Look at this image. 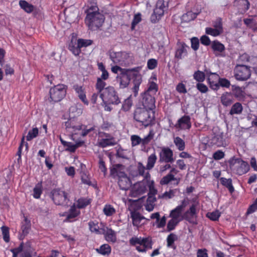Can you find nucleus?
I'll return each instance as SVG.
<instances>
[{
    "label": "nucleus",
    "instance_id": "1",
    "mask_svg": "<svg viewBox=\"0 0 257 257\" xmlns=\"http://www.w3.org/2000/svg\"><path fill=\"white\" fill-rule=\"evenodd\" d=\"M141 69V66L132 69H125L122 68L118 65H114L111 68V71L117 74L116 79L121 88L127 87L131 80L133 79L134 86L132 88V91L134 96L136 97L138 95L139 87L142 82V76L140 73Z\"/></svg>",
    "mask_w": 257,
    "mask_h": 257
},
{
    "label": "nucleus",
    "instance_id": "2",
    "mask_svg": "<svg viewBox=\"0 0 257 257\" xmlns=\"http://www.w3.org/2000/svg\"><path fill=\"white\" fill-rule=\"evenodd\" d=\"M84 13L86 15L85 18V23L89 30L96 31L102 26L105 17L99 12V9L96 5H88L84 8Z\"/></svg>",
    "mask_w": 257,
    "mask_h": 257
},
{
    "label": "nucleus",
    "instance_id": "3",
    "mask_svg": "<svg viewBox=\"0 0 257 257\" xmlns=\"http://www.w3.org/2000/svg\"><path fill=\"white\" fill-rule=\"evenodd\" d=\"M133 117L135 121L145 128L155 124V112L149 109L137 107L133 112Z\"/></svg>",
    "mask_w": 257,
    "mask_h": 257
},
{
    "label": "nucleus",
    "instance_id": "4",
    "mask_svg": "<svg viewBox=\"0 0 257 257\" xmlns=\"http://www.w3.org/2000/svg\"><path fill=\"white\" fill-rule=\"evenodd\" d=\"M228 164L230 171L238 176L246 174L250 169L249 165L247 162L234 156L228 160Z\"/></svg>",
    "mask_w": 257,
    "mask_h": 257
},
{
    "label": "nucleus",
    "instance_id": "5",
    "mask_svg": "<svg viewBox=\"0 0 257 257\" xmlns=\"http://www.w3.org/2000/svg\"><path fill=\"white\" fill-rule=\"evenodd\" d=\"M130 244L135 246L139 252H146L152 248L153 242L150 237L134 236L129 240Z\"/></svg>",
    "mask_w": 257,
    "mask_h": 257
},
{
    "label": "nucleus",
    "instance_id": "6",
    "mask_svg": "<svg viewBox=\"0 0 257 257\" xmlns=\"http://www.w3.org/2000/svg\"><path fill=\"white\" fill-rule=\"evenodd\" d=\"M100 97L104 104L118 105L121 102L117 92L113 86L105 87L103 92L100 94Z\"/></svg>",
    "mask_w": 257,
    "mask_h": 257
},
{
    "label": "nucleus",
    "instance_id": "7",
    "mask_svg": "<svg viewBox=\"0 0 257 257\" xmlns=\"http://www.w3.org/2000/svg\"><path fill=\"white\" fill-rule=\"evenodd\" d=\"M149 178H151V175L149 172H147L145 176V179L133 185L131 189L130 196L132 197H138L145 193L147 191V184Z\"/></svg>",
    "mask_w": 257,
    "mask_h": 257
},
{
    "label": "nucleus",
    "instance_id": "8",
    "mask_svg": "<svg viewBox=\"0 0 257 257\" xmlns=\"http://www.w3.org/2000/svg\"><path fill=\"white\" fill-rule=\"evenodd\" d=\"M67 86L63 84H59L51 87L49 90L51 101L58 102L62 100L66 96Z\"/></svg>",
    "mask_w": 257,
    "mask_h": 257
},
{
    "label": "nucleus",
    "instance_id": "9",
    "mask_svg": "<svg viewBox=\"0 0 257 257\" xmlns=\"http://www.w3.org/2000/svg\"><path fill=\"white\" fill-rule=\"evenodd\" d=\"M107 54L114 63H120L122 64V63H128L129 61L133 60V58L131 53L125 51L115 52L110 50Z\"/></svg>",
    "mask_w": 257,
    "mask_h": 257
},
{
    "label": "nucleus",
    "instance_id": "10",
    "mask_svg": "<svg viewBox=\"0 0 257 257\" xmlns=\"http://www.w3.org/2000/svg\"><path fill=\"white\" fill-rule=\"evenodd\" d=\"M51 198L57 205H67L69 199L68 193L60 188H56L51 191Z\"/></svg>",
    "mask_w": 257,
    "mask_h": 257
},
{
    "label": "nucleus",
    "instance_id": "11",
    "mask_svg": "<svg viewBox=\"0 0 257 257\" xmlns=\"http://www.w3.org/2000/svg\"><path fill=\"white\" fill-rule=\"evenodd\" d=\"M198 211L196 205L192 204L189 209L186 211L182 216V219L185 220L189 223L193 224H197Z\"/></svg>",
    "mask_w": 257,
    "mask_h": 257
},
{
    "label": "nucleus",
    "instance_id": "12",
    "mask_svg": "<svg viewBox=\"0 0 257 257\" xmlns=\"http://www.w3.org/2000/svg\"><path fill=\"white\" fill-rule=\"evenodd\" d=\"M250 70L248 65H236L234 69V76L238 80H246L250 76Z\"/></svg>",
    "mask_w": 257,
    "mask_h": 257
},
{
    "label": "nucleus",
    "instance_id": "13",
    "mask_svg": "<svg viewBox=\"0 0 257 257\" xmlns=\"http://www.w3.org/2000/svg\"><path fill=\"white\" fill-rule=\"evenodd\" d=\"M173 155V152L170 148L163 147L159 154V162L172 163L174 161Z\"/></svg>",
    "mask_w": 257,
    "mask_h": 257
},
{
    "label": "nucleus",
    "instance_id": "14",
    "mask_svg": "<svg viewBox=\"0 0 257 257\" xmlns=\"http://www.w3.org/2000/svg\"><path fill=\"white\" fill-rule=\"evenodd\" d=\"M141 102L144 108L153 110L155 108L156 100L154 95L144 92L141 95Z\"/></svg>",
    "mask_w": 257,
    "mask_h": 257
},
{
    "label": "nucleus",
    "instance_id": "15",
    "mask_svg": "<svg viewBox=\"0 0 257 257\" xmlns=\"http://www.w3.org/2000/svg\"><path fill=\"white\" fill-rule=\"evenodd\" d=\"M148 188H149V193L147 201L153 203L156 201L155 195L157 193V190L155 188V182L153 180H151V177L148 179L147 184V189Z\"/></svg>",
    "mask_w": 257,
    "mask_h": 257
},
{
    "label": "nucleus",
    "instance_id": "16",
    "mask_svg": "<svg viewBox=\"0 0 257 257\" xmlns=\"http://www.w3.org/2000/svg\"><path fill=\"white\" fill-rule=\"evenodd\" d=\"M118 178V184L120 189L126 190L131 186V180L124 172H120Z\"/></svg>",
    "mask_w": 257,
    "mask_h": 257
},
{
    "label": "nucleus",
    "instance_id": "17",
    "mask_svg": "<svg viewBox=\"0 0 257 257\" xmlns=\"http://www.w3.org/2000/svg\"><path fill=\"white\" fill-rule=\"evenodd\" d=\"M176 128L188 129L191 127V118L190 116L184 115L180 118L175 125Z\"/></svg>",
    "mask_w": 257,
    "mask_h": 257
},
{
    "label": "nucleus",
    "instance_id": "18",
    "mask_svg": "<svg viewBox=\"0 0 257 257\" xmlns=\"http://www.w3.org/2000/svg\"><path fill=\"white\" fill-rule=\"evenodd\" d=\"M66 128H72L74 130V131L76 130L80 131L82 130L81 136L83 137L86 136L89 133H90L92 131H93L95 129V126L94 125H92V126L90 127L89 128H87V125L80 124L76 126H69V124L68 122L66 123Z\"/></svg>",
    "mask_w": 257,
    "mask_h": 257
},
{
    "label": "nucleus",
    "instance_id": "19",
    "mask_svg": "<svg viewBox=\"0 0 257 257\" xmlns=\"http://www.w3.org/2000/svg\"><path fill=\"white\" fill-rule=\"evenodd\" d=\"M206 75L207 77V80L210 86L213 89L219 88L218 82L219 80V76L216 73H211L206 71Z\"/></svg>",
    "mask_w": 257,
    "mask_h": 257
},
{
    "label": "nucleus",
    "instance_id": "20",
    "mask_svg": "<svg viewBox=\"0 0 257 257\" xmlns=\"http://www.w3.org/2000/svg\"><path fill=\"white\" fill-rule=\"evenodd\" d=\"M189 49L190 47L184 42H178L175 57L178 59L182 58L187 55V50Z\"/></svg>",
    "mask_w": 257,
    "mask_h": 257
},
{
    "label": "nucleus",
    "instance_id": "21",
    "mask_svg": "<svg viewBox=\"0 0 257 257\" xmlns=\"http://www.w3.org/2000/svg\"><path fill=\"white\" fill-rule=\"evenodd\" d=\"M208 143L209 146L211 147L216 146L220 147L223 146L225 144V141L223 139V135L222 134L215 135L209 140Z\"/></svg>",
    "mask_w": 257,
    "mask_h": 257
},
{
    "label": "nucleus",
    "instance_id": "22",
    "mask_svg": "<svg viewBox=\"0 0 257 257\" xmlns=\"http://www.w3.org/2000/svg\"><path fill=\"white\" fill-rule=\"evenodd\" d=\"M73 89L82 102H83L84 104L88 105L89 102L86 98L85 89L83 88V86L78 84H75L73 85Z\"/></svg>",
    "mask_w": 257,
    "mask_h": 257
},
{
    "label": "nucleus",
    "instance_id": "23",
    "mask_svg": "<svg viewBox=\"0 0 257 257\" xmlns=\"http://www.w3.org/2000/svg\"><path fill=\"white\" fill-rule=\"evenodd\" d=\"M233 96L231 93L225 92L222 94L220 101L224 106H228L233 102Z\"/></svg>",
    "mask_w": 257,
    "mask_h": 257
},
{
    "label": "nucleus",
    "instance_id": "24",
    "mask_svg": "<svg viewBox=\"0 0 257 257\" xmlns=\"http://www.w3.org/2000/svg\"><path fill=\"white\" fill-rule=\"evenodd\" d=\"M102 234L104 235L105 239L108 242H115L116 241V234L114 230L107 227H105V232Z\"/></svg>",
    "mask_w": 257,
    "mask_h": 257
},
{
    "label": "nucleus",
    "instance_id": "25",
    "mask_svg": "<svg viewBox=\"0 0 257 257\" xmlns=\"http://www.w3.org/2000/svg\"><path fill=\"white\" fill-rule=\"evenodd\" d=\"M233 5L241 12H245L249 9L250 4L248 0H235Z\"/></svg>",
    "mask_w": 257,
    "mask_h": 257
},
{
    "label": "nucleus",
    "instance_id": "26",
    "mask_svg": "<svg viewBox=\"0 0 257 257\" xmlns=\"http://www.w3.org/2000/svg\"><path fill=\"white\" fill-rule=\"evenodd\" d=\"M88 225L91 232H94L97 234H102L105 232V227L100 228L98 222L91 221L89 222Z\"/></svg>",
    "mask_w": 257,
    "mask_h": 257
},
{
    "label": "nucleus",
    "instance_id": "27",
    "mask_svg": "<svg viewBox=\"0 0 257 257\" xmlns=\"http://www.w3.org/2000/svg\"><path fill=\"white\" fill-rule=\"evenodd\" d=\"M232 91L233 95L237 100H241L245 97V93L242 88L235 85H232Z\"/></svg>",
    "mask_w": 257,
    "mask_h": 257
},
{
    "label": "nucleus",
    "instance_id": "28",
    "mask_svg": "<svg viewBox=\"0 0 257 257\" xmlns=\"http://www.w3.org/2000/svg\"><path fill=\"white\" fill-rule=\"evenodd\" d=\"M91 201L92 199L89 197H80L76 201V207L79 209L85 208L91 203Z\"/></svg>",
    "mask_w": 257,
    "mask_h": 257
},
{
    "label": "nucleus",
    "instance_id": "29",
    "mask_svg": "<svg viewBox=\"0 0 257 257\" xmlns=\"http://www.w3.org/2000/svg\"><path fill=\"white\" fill-rule=\"evenodd\" d=\"M96 251L102 255L108 256L111 251V246L108 244H103L99 247L98 248H96Z\"/></svg>",
    "mask_w": 257,
    "mask_h": 257
},
{
    "label": "nucleus",
    "instance_id": "30",
    "mask_svg": "<svg viewBox=\"0 0 257 257\" xmlns=\"http://www.w3.org/2000/svg\"><path fill=\"white\" fill-rule=\"evenodd\" d=\"M175 180L177 181L176 185H177L179 183L180 179L175 178L173 174L169 173L161 179L160 183L161 185H165L168 184L171 181Z\"/></svg>",
    "mask_w": 257,
    "mask_h": 257
},
{
    "label": "nucleus",
    "instance_id": "31",
    "mask_svg": "<svg viewBox=\"0 0 257 257\" xmlns=\"http://www.w3.org/2000/svg\"><path fill=\"white\" fill-rule=\"evenodd\" d=\"M98 146L102 148H105L108 146H114L115 144V139L114 138H102L99 140Z\"/></svg>",
    "mask_w": 257,
    "mask_h": 257
},
{
    "label": "nucleus",
    "instance_id": "32",
    "mask_svg": "<svg viewBox=\"0 0 257 257\" xmlns=\"http://www.w3.org/2000/svg\"><path fill=\"white\" fill-rule=\"evenodd\" d=\"M220 181L221 184L227 188L230 193H232L234 191V188L232 185L231 179H226L224 177H221L220 178Z\"/></svg>",
    "mask_w": 257,
    "mask_h": 257
},
{
    "label": "nucleus",
    "instance_id": "33",
    "mask_svg": "<svg viewBox=\"0 0 257 257\" xmlns=\"http://www.w3.org/2000/svg\"><path fill=\"white\" fill-rule=\"evenodd\" d=\"M31 229V223L30 221L28 220L27 218H25L24 222L22 223L21 226L22 234L21 237L23 238L25 237L29 232Z\"/></svg>",
    "mask_w": 257,
    "mask_h": 257
},
{
    "label": "nucleus",
    "instance_id": "34",
    "mask_svg": "<svg viewBox=\"0 0 257 257\" xmlns=\"http://www.w3.org/2000/svg\"><path fill=\"white\" fill-rule=\"evenodd\" d=\"M158 90L159 87L157 83L154 81L149 80L148 84V88L145 92H148L150 94L152 93L153 95H155Z\"/></svg>",
    "mask_w": 257,
    "mask_h": 257
},
{
    "label": "nucleus",
    "instance_id": "35",
    "mask_svg": "<svg viewBox=\"0 0 257 257\" xmlns=\"http://www.w3.org/2000/svg\"><path fill=\"white\" fill-rule=\"evenodd\" d=\"M157 160V157L155 152L154 153L151 154L148 157V159H147L146 169L148 170H150L154 168L155 163H156Z\"/></svg>",
    "mask_w": 257,
    "mask_h": 257
},
{
    "label": "nucleus",
    "instance_id": "36",
    "mask_svg": "<svg viewBox=\"0 0 257 257\" xmlns=\"http://www.w3.org/2000/svg\"><path fill=\"white\" fill-rule=\"evenodd\" d=\"M131 217L133 220V224L135 226H139L142 220L145 219V217L142 216L139 212H136L132 213Z\"/></svg>",
    "mask_w": 257,
    "mask_h": 257
},
{
    "label": "nucleus",
    "instance_id": "37",
    "mask_svg": "<svg viewBox=\"0 0 257 257\" xmlns=\"http://www.w3.org/2000/svg\"><path fill=\"white\" fill-rule=\"evenodd\" d=\"M243 111V107L240 102H236L232 105L229 111L230 115L240 114Z\"/></svg>",
    "mask_w": 257,
    "mask_h": 257
},
{
    "label": "nucleus",
    "instance_id": "38",
    "mask_svg": "<svg viewBox=\"0 0 257 257\" xmlns=\"http://www.w3.org/2000/svg\"><path fill=\"white\" fill-rule=\"evenodd\" d=\"M197 14L189 11L183 14L181 17L182 22L188 23L194 20L197 17Z\"/></svg>",
    "mask_w": 257,
    "mask_h": 257
},
{
    "label": "nucleus",
    "instance_id": "39",
    "mask_svg": "<svg viewBox=\"0 0 257 257\" xmlns=\"http://www.w3.org/2000/svg\"><path fill=\"white\" fill-rule=\"evenodd\" d=\"M19 5L21 8L28 13L32 12L34 10V6L25 1H20Z\"/></svg>",
    "mask_w": 257,
    "mask_h": 257
},
{
    "label": "nucleus",
    "instance_id": "40",
    "mask_svg": "<svg viewBox=\"0 0 257 257\" xmlns=\"http://www.w3.org/2000/svg\"><path fill=\"white\" fill-rule=\"evenodd\" d=\"M183 211V210L181 209L180 207L177 206L175 208L171 211L169 216L172 218V219L180 220V222L183 220L182 218L179 219Z\"/></svg>",
    "mask_w": 257,
    "mask_h": 257
},
{
    "label": "nucleus",
    "instance_id": "41",
    "mask_svg": "<svg viewBox=\"0 0 257 257\" xmlns=\"http://www.w3.org/2000/svg\"><path fill=\"white\" fill-rule=\"evenodd\" d=\"M43 193V187L42 182L37 183L33 189V197L35 199H39Z\"/></svg>",
    "mask_w": 257,
    "mask_h": 257
},
{
    "label": "nucleus",
    "instance_id": "42",
    "mask_svg": "<svg viewBox=\"0 0 257 257\" xmlns=\"http://www.w3.org/2000/svg\"><path fill=\"white\" fill-rule=\"evenodd\" d=\"M59 140L62 145L64 147H67L66 148V151H69L71 153H74L75 152L76 150L74 144H72L71 142H68L64 141L60 136L59 137Z\"/></svg>",
    "mask_w": 257,
    "mask_h": 257
},
{
    "label": "nucleus",
    "instance_id": "43",
    "mask_svg": "<svg viewBox=\"0 0 257 257\" xmlns=\"http://www.w3.org/2000/svg\"><path fill=\"white\" fill-rule=\"evenodd\" d=\"M174 143L179 151H183L185 150L186 146L185 142L179 137L174 138Z\"/></svg>",
    "mask_w": 257,
    "mask_h": 257
},
{
    "label": "nucleus",
    "instance_id": "44",
    "mask_svg": "<svg viewBox=\"0 0 257 257\" xmlns=\"http://www.w3.org/2000/svg\"><path fill=\"white\" fill-rule=\"evenodd\" d=\"M76 208L77 207H76L75 204L71 206L69 213L67 216V219L70 220L71 219H73L80 214V211L77 210Z\"/></svg>",
    "mask_w": 257,
    "mask_h": 257
},
{
    "label": "nucleus",
    "instance_id": "45",
    "mask_svg": "<svg viewBox=\"0 0 257 257\" xmlns=\"http://www.w3.org/2000/svg\"><path fill=\"white\" fill-rule=\"evenodd\" d=\"M68 49L70 51H71L73 54L75 55H79L80 52V48L78 45V43H76V42H74L73 40H71L70 43L69 44Z\"/></svg>",
    "mask_w": 257,
    "mask_h": 257
},
{
    "label": "nucleus",
    "instance_id": "46",
    "mask_svg": "<svg viewBox=\"0 0 257 257\" xmlns=\"http://www.w3.org/2000/svg\"><path fill=\"white\" fill-rule=\"evenodd\" d=\"M99 159L98 161V168L101 171V172L103 173L104 176L106 175L107 173V168L106 167L105 163L104 160L103 156L102 155H99L98 156Z\"/></svg>",
    "mask_w": 257,
    "mask_h": 257
},
{
    "label": "nucleus",
    "instance_id": "47",
    "mask_svg": "<svg viewBox=\"0 0 257 257\" xmlns=\"http://www.w3.org/2000/svg\"><path fill=\"white\" fill-rule=\"evenodd\" d=\"M177 239L178 237L176 234L173 233H171L169 234L167 237V246L175 248L176 246L174 245V242Z\"/></svg>",
    "mask_w": 257,
    "mask_h": 257
},
{
    "label": "nucleus",
    "instance_id": "48",
    "mask_svg": "<svg viewBox=\"0 0 257 257\" xmlns=\"http://www.w3.org/2000/svg\"><path fill=\"white\" fill-rule=\"evenodd\" d=\"M103 212L106 216H111L116 212L115 209L110 204H105L103 209Z\"/></svg>",
    "mask_w": 257,
    "mask_h": 257
},
{
    "label": "nucleus",
    "instance_id": "49",
    "mask_svg": "<svg viewBox=\"0 0 257 257\" xmlns=\"http://www.w3.org/2000/svg\"><path fill=\"white\" fill-rule=\"evenodd\" d=\"M132 95L125 99L122 104L121 109L124 111H128L133 105V101L131 99Z\"/></svg>",
    "mask_w": 257,
    "mask_h": 257
},
{
    "label": "nucleus",
    "instance_id": "50",
    "mask_svg": "<svg viewBox=\"0 0 257 257\" xmlns=\"http://www.w3.org/2000/svg\"><path fill=\"white\" fill-rule=\"evenodd\" d=\"M81 180L83 184L94 186V185L90 181L89 175L86 172H82L81 173Z\"/></svg>",
    "mask_w": 257,
    "mask_h": 257
},
{
    "label": "nucleus",
    "instance_id": "51",
    "mask_svg": "<svg viewBox=\"0 0 257 257\" xmlns=\"http://www.w3.org/2000/svg\"><path fill=\"white\" fill-rule=\"evenodd\" d=\"M106 84L104 80L101 78H98L95 84V88L100 94L102 93L104 90Z\"/></svg>",
    "mask_w": 257,
    "mask_h": 257
},
{
    "label": "nucleus",
    "instance_id": "52",
    "mask_svg": "<svg viewBox=\"0 0 257 257\" xmlns=\"http://www.w3.org/2000/svg\"><path fill=\"white\" fill-rule=\"evenodd\" d=\"M211 48L214 51L222 52L225 49L224 46L218 41H214L211 43Z\"/></svg>",
    "mask_w": 257,
    "mask_h": 257
},
{
    "label": "nucleus",
    "instance_id": "53",
    "mask_svg": "<svg viewBox=\"0 0 257 257\" xmlns=\"http://www.w3.org/2000/svg\"><path fill=\"white\" fill-rule=\"evenodd\" d=\"M122 166L121 164H115L110 168V175L111 177L115 178L117 176L119 177V173L120 171H118V169Z\"/></svg>",
    "mask_w": 257,
    "mask_h": 257
},
{
    "label": "nucleus",
    "instance_id": "54",
    "mask_svg": "<svg viewBox=\"0 0 257 257\" xmlns=\"http://www.w3.org/2000/svg\"><path fill=\"white\" fill-rule=\"evenodd\" d=\"M39 134V130L37 127L33 128L32 130H30L26 136V140L27 141H30L34 138H36Z\"/></svg>",
    "mask_w": 257,
    "mask_h": 257
},
{
    "label": "nucleus",
    "instance_id": "55",
    "mask_svg": "<svg viewBox=\"0 0 257 257\" xmlns=\"http://www.w3.org/2000/svg\"><path fill=\"white\" fill-rule=\"evenodd\" d=\"M206 75L204 72L198 70L194 73L193 77L198 82H202L204 81Z\"/></svg>",
    "mask_w": 257,
    "mask_h": 257
},
{
    "label": "nucleus",
    "instance_id": "56",
    "mask_svg": "<svg viewBox=\"0 0 257 257\" xmlns=\"http://www.w3.org/2000/svg\"><path fill=\"white\" fill-rule=\"evenodd\" d=\"M180 220H177L173 219H170L167 225V231L168 232L174 230L176 226L179 223Z\"/></svg>",
    "mask_w": 257,
    "mask_h": 257
},
{
    "label": "nucleus",
    "instance_id": "57",
    "mask_svg": "<svg viewBox=\"0 0 257 257\" xmlns=\"http://www.w3.org/2000/svg\"><path fill=\"white\" fill-rule=\"evenodd\" d=\"M1 230L3 236V239L6 242H9L10 240L9 228L6 226H3Z\"/></svg>",
    "mask_w": 257,
    "mask_h": 257
},
{
    "label": "nucleus",
    "instance_id": "58",
    "mask_svg": "<svg viewBox=\"0 0 257 257\" xmlns=\"http://www.w3.org/2000/svg\"><path fill=\"white\" fill-rule=\"evenodd\" d=\"M220 215V212L218 210H216L212 212L207 213L206 217L209 218L211 220L215 221L219 219Z\"/></svg>",
    "mask_w": 257,
    "mask_h": 257
},
{
    "label": "nucleus",
    "instance_id": "59",
    "mask_svg": "<svg viewBox=\"0 0 257 257\" xmlns=\"http://www.w3.org/2000/svg\"><path fill=\"white\" fill-rule=\"evenodd\" d=\"M154 132L153 130H151L149 134L146 136L144 139H142V145L145 146L148 145L151 140L153 139L154 136Z\"/></svg>",
    "mask_w": 257,
    "mask_h": 257
},
{
    "label": "nucleus",
    "instance_id": "60",
    "mask_svg": "<svg viewBox=\"0 0 257 257\" xmlns=\"http://www.w3.org/2000/svg\"><path fill=\"white\" fill-rule=\"evenodd\" d=\"M127 152L126 150H124L121 147H119L117 150L116 156L117 158L127 159Z\"/></svg>",
    "mask_w": 257,
    "mask_h": 257
},
{
    "label": "nucleus",
    "instance_id": "61",
    "mask_svg": "<svg viewBox=\"0 0 257 257\" xmlns=\"http://www.w3.org/2000/svg\"><path fill=\"white\" fill-rule=\"evenodd\" d=\"M77 43L80 48H81L91 45L92 43V41L91 40L79 39L77 40Z\"/></svg>",
    "mask_w": 257,
    "mask_h": 257
},
{
    "label": "nucleus",
    "instance_id": "62",
    "mask_svg": "<svg viewBox=\"0 0 257 257\" xmlns=\"http://www.w3.org/2000/svg\"><path fill=\"white\" fill-rule=\"evenodd\" d=\"M141 14L140 13L135 15L131 25V29L132 30H135L136 26L141 21Z\"/></svg>",
    "mask_w": 257,
    "mask_h": 257
},
{
    "label": "nucleus",
    "instance_id": "63",
    "mask_svg": "<svg viewBox=\"0 0 257 257\" xmlns=\"http://www.w3.org/2000/svg\"><path fill=\"white\" fill-rule=\"evenodd\" d=\"M205 32L207 34L213 36H218L221 33V30L209 27L206 28Z\"/></svg>",
    "mask_w": 257,
    "mask_h": 257
},
{
    "label": "nucleus",
    "instance_id": "64",
    "mask_svg": "<svg viewBox=\"0 0 257 257\" xmlns=\"http://www.w3.org/2000/svg\"><path fill=\"white\" fill-rule=\"evenodd\" d=\"M98 69L102 72L101 75L99 78H101L104 80H107L109 77V74L105 69V65H98Z\"/></svg>",
    "mask_w": 257,
    "mask_h": 257
}]
</instances>
